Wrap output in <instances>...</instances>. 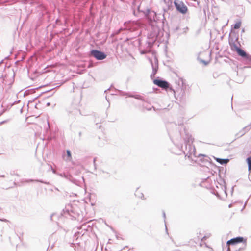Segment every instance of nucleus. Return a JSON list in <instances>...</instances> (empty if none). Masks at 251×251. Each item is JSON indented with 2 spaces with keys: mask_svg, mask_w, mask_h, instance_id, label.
I'll list each match as a JSON object with an SVG mask.
<instances>
[{
  "mask_svg": "<svg viewBox=\"0 0 251 251\" xmlns=\"http://www.w3.org/2000/svg\"><path fill=\"white\" fill-rule=\"evenodd\" d=\"M126 28L129 31L132 32H134V36H140L142 33V31L140 30H136V27H134V25L133 24H130L128 26H127Z\"/></svg>",
  "mask_w": 251,
  "mask_h": 251,
  "instance_id": "obj_12",
  "label": "nucleus"
},
{
  "mask_svg": "<svg viewBox=\"0 0 251 251\" xmlns=\"http://www.w3.org/2000/svg\"><path fill=\"white\" fill-rule=\"evenodd\" d=\"M179 83H181V92L179 95L180 98H183L185 95V91L186 90L188 85L186 83V80L182 78L179 79ZM180 84H179V85Z\"/></svg>",
  "mask_w": 251,
  "mask_h": 251,
  "instance_id": "obj_10",
  "label": "nucleus"
},
{
  "mask_svg": "<svg viewBox=\"0 0 251 251\" xmlns=\"http://www.w3.org/2000/svg\"><path fill=\"white\" fill-rule=\"evenodd\" d=\"M100 127H101V126H99V128H100Z\"/></svg>",
  "mask_w": 251,
  "mask_h": 251,
  "instance_id": "obj_48",
  "label": "nucleus"
},
{
  "mask_svg": "<svg viewBox=\"0 0 251 251\" xmlns=\"http://www.w3.org/2000/svg\"><path fill=\"white\" fill-rule=\"evenodd\" d=\"M183 29L184 30V33H186L187 30H188V27H186V28H184Z\"/></svg>",
  "mask_w": 251,
  "mask_h": 251,
  "instance_id": "obj_34",
  "label": "nucleus"
},
{
  "mask_svg": "<svg viewBox=\"0 0 251 251\" xmlns=\"http://www.w3.org/2000/svg\"><path fill=\"white\" fill-rule=\"evenodd\" d=\"M232 204H231H231H230L229 205L228 207H232Z\"/></svg>",
  "mask_w": 251,
  "mask_h": 251,
  "instance_id": "obj_42",
  "label": "nucleus"
},
{
  "mask_svg": "<svg viewBox=\"0 0 251 251\" xmlns=\"http://www.w3.org/2000/svg\"><path fill=\"white\" fill-rule=\"evenodd\" d=\"M199 157H201V156L203 157L202 159H200V160L202 162L205 163L209 162V159H210L209 157H206L205 155H203V154H200L199 155Z\"/></svg>",
  "mask_w": 251,
  "mask_h": 251,
  "instance_id": "obj_20",
  "label": "nucleus"
},
{
  "mask_svg": "<svg viewBox=\"0 0 251 251\" xmlns=\"http://www.w3.org/2000/svg\"><path fill=\"white\" fill-rule=\"evenodd\" d=\"M151 64L152 66V72L150 75V77L151 79H153L155 77V75L156 74L158 69V60L156 58H154L155 64H154L152 62V60H151Z\"/></svg>",
  "mask_w": 251,
  "mask_h": 251,
  "instance_id": "obj_11",
  "label": "nucleus"
},
{
  "mask_svg": "<svg viewBox=\"0 0 251 251\" xmlns=\"http://www.w3.org/2000/svg\"><path fill=\"white\" fill-rule=\"evenodd\" d=\"M248 171L249 172H251V166L250 165H248Z\"/></svg>",
  "mask_w": 251,
  "mask_h": 251,
  "instance_id": "obj_33",
  "label": "nucleus"
},
{
  "mask_svg": "<svg viewBox=\"0 0 251 251\" xmlns=\"http://www.w3.org/2000/svg\"><path fill=\"white\" fill-rule=\"evenodd\" d=\"M179 27L178 25L176 26H173L171 27V30L175 33L179 29Z\"/></svg>",
  "mask_w": 251,
  "mask_h": 251,
  "instance_id": "obj_23",
  "label": "nucleus"
},
{
  "mask_svg": "<svg viewBox=\"0 0 251 251\" xmlns=\"http://www.w3.org/2000/svg\"><path fill=\"white\" fill-rule=\"evenodd\" d=\"M249 57H250V58H247L246 61H248V62H251V55H250L249 54Z\"/></svg>",
  "mask_w": 251,
  "mask_h": 251,
  "instance_id": "obj_31",
  "label": "nucleus"
},
{
  "mask_svg": "<svg viewBox=\"0 0 251 251\" xmlns=\"http://www.w3.org/2000/svg\"><path fill=\"white\" fill-rule=\"evenodd\" d=\"M194 139L192 138V135L186 134V137L184 139V143L185 144V151H183L185 155H188L189 157L192 154L191 151L193 150V152H195V148L194 146H192L191 144L193 143Z\"/></svg>",
  "mask_w": 251,
  "mask_h": 251,
  "instance_id": "obj_3",
  "label": "nucleus"
},
{
  "mask_svg": "<svg viewBox=\"0 0 251 251\" xmlns=\"http://www.w3.org/2000/svg\"><path fill=\"white\" fill-rule=\"evenodd\" d=\"M89 55L90 57H93L98 60H102L107 57V54L100 50L97 49H93L89 52Z\"/></svg>",
  "mask_w": 251,
  "mask_h": 251,
  "instance_id": "obj_6",
  "label": "nucleus"
},
{
  "mask_svg": "<svg viewBox=\"0 0 251 251\" xmlns=\"http://www.w3.org/2000/svg\"><path fill=\"white\" fill-rule=\"evenodd\" d=\"M245 32V29H244V28H243V29H242L241 32H242V33H243V32Z\"/></svg>",
  "mask_w": 251,
  "mask_h": 251,
  "instance_id": "obj_39",
  "label": "nucleus"
},
{
  "mask_svg": "<svg viewBox=\"0 0 251 251\" xmlns=\"http://www.w3.org/2000/svg\"><path fill=\"white\" fill-rule=\"evenodd\" d=\"M66 154H67V160H70L71 158V152L70 150H67L66 151Z\"/></svg>",
  "mask_w": 251,
  "mask_h": 251,
  "instance_id": "obj_24",
  "label": "nucleus"
},
{
  "mask_svg": "<svg viewBox=\"0 0 251 251\" xmlns=\"http://www.w3.org/2000/svg\"><path fill=\"white\" fill-rule=\"evenodd\" d=\"M225 171L224 174L226 172V170H224L223 167H219V181H218V184L221 186H223L224 187V191L225 193L226 194V184L225 180L223 178V177L222 176L221 172Z\"/></svg>",
  "mask_w": 251,
  "mask_h": 251,
  "instance_id": "obj_9",
  "label": "nucleus"
},
{
  "mask_svg": "<svg viewBox=\"0 0 251 251\" xmlns=\"http://www.w3.org/2000/svg\"><path fill=\"white\" fill-rule=\"evenodd\" d=\"M94 66V65L91 62H89V64H88V68H91V67H92Z\"/></svg>",
  "mask_w": 251,
  "mask_h": 251,
  "instance_id": "obj_30",
  "label": "nucleus"
},
{
  "mask_svg": "<svg viewBox=\"0 0 251 251\" xmlns=\"http://www.w3.org/2000/svg\"><path fill=\"white\" fill-rule=\"evenodd\" d=\"M247 203V201H246L245 203V204H246Z\"/></svg>",
  "mask_w": 251,
  "mask_h": 251,
  "instance_id": "obj_50",
  "label": "nucleus"
},
{
  "mask_svg": "<svg viewBox=\"0 0 251 251\" xmlns=\"http://www.w3.org/2000/svg\"><path fill=\"white\" fill-rule=\"evenodd\" d=\"M3 60H1L0 62V66L1 65L2 63H3Z\"/></svg>",
  "mask_w": 251,
  "mask_h": 251,
  "instance_id": "obj_40",
  "label": "nucleus"
},
{
  "mask_svg": "<svg viewBox=\"0 0 251 251\" xmlns=\"http://www.w3.org/2000/svg\"><path fill=\"white\" fill-rule=\"evenodd\" d=\"M246 161L247 162L248 165L251 166V155L247 158Z\"/></svg>",
  "mask_w": 251,
  "mask_h": 251,
  "instance_id": "obj_26",
  "label": "nucleus"
},
{
  "mask_svg": "<svg viewBox=\"0 0 251 251\" xmlns=\"http://www.w3.org/2000/svg\"><path fill=\"white\" fill-rule=\"evenodd\" d=\"M231 33L229 34V43L232 50L234 49L236 51L240 48L235 44L234 38L231 36Z\"/></svg>",
  "mask_w": 251,
  "mask_h": 251,
  "instance_id": "obj_14",
  "label": "nucleus"
},
{
  "mask_svg": "<svg viewBox=\"0 0 251 251\" xmlns=\"http://www.w3.org/2000/svg\"><path fill=\"white\" fill-rule=\"evenodd\" d=\"M247 203V201H246L245 203V204H246Z\"/></svg>",
  "mask_w": 251,
  "mask_h": 251,
  "instance_id": "obj_51",
  "label": "nucleus"
},
{
  "mask_svg": "<svg viewBox=\"0 0 251 251\" xmlns=\"http://www.w3.org/2000/svg\"><path fill=\"white\" fill-rule=\"evenodd\" d=\"M236 52L238 55L242 57L246 60H247V58H250V57H249V54L240 48L236 51Z\"/></svg>",
  "mask_w": 251,
  "mask_h": 251,
  "instance_id": "obj_15",
  "label": "nucleus"
},
{
  "mask_svg": "<svg viewBox=\"0 0 251 251\" xmlns=\"http://www.w3.org/2000/svg\"><path fill=\"white\" fill-rule=\"evenodd\" d=\"M0 220H6V219H4V218H2V219H0Z\"/></svg>",
  "mask_w": 251,
  "mask_h": 251,
  "instance_id": "obj_45",
  "label": "nucleus"
},
{
  "mask_svg": "<svg viewBox=\"0 0 251 251\" xmlns=\"http://www.w3.org/2000/svg\"><path fill=\"white\" fill-rule=\"evenodd\" d=\"M153 82L155 85L162 88V89L165 90L169 89L170 90L173 91L174 93H176L175 90L173 89L171 85L168 81L162 79L159 77L153 79Z\"/></svg>",
  "mask_w": 251,
  "mask_h": 251,
  "instance_id": "obj_4",
  "label": "nucleus"
},
{
  "mask_svg": "<svg viewBox=\"0 0 251 251\" xmlns=\"http://www.w3.org/2000/svg\"><path fill=\"white\" fill-rule=\"evenodd\" d=\"M25 182H40L41 183L46 184H49V182H45L41 179H29L25 180Z\"/></svg>",
  "mask_w": 251,
  "mask_h": 251,
  "instance_id": "obj_18",
  "label": "nucleus"
},
{
  "mask_svg": "<svg viewBox=\"0 0 251 251\" xmlns=\"http://www.w3.org/2000/svg\"><path fill=\"white\" fill-rule=\"evenodd\" d=\"M238 37H236V39H235V41H237V40H238Z\"/></svg>",
  "mask_w": 251,
  "mask_h": 251,
  "instance_id": "obj_43",
  "label": "nucleus"
},
{
  "mask_svg": "<svg viewBox=\"0 0 251 251\" xmlns=\"http://www.w3.org/2000/svg\"><path fill=\"white\" fill-rule=\"evenodd\" d=\"M144 14L148 23L145 26V29L147 31V38L145 43H143L142 39H138L139 50L141 54L150 52L152 47L156 44L159 46L158 40L163 34V31L158 25L156 13L147 9L144 12Z\"/></svg>",
  "mask_w": 251,
  "mask_h": 251,
  "instance_id": "obj_1",
  "label": "nucleus"
},
{
  "mask_svg": "<svg viewBox=\"0 0 251 251\" xmlns=\"http://www.w3.org/2000/svg\"><path fill=\"white\" fill-rule=\"evenodd\" d=\"M137 190H138V189ZM137 193H138L137 190H136V193H135V195L136 196H138L139 198H140L142 199H145L144 194L143 193H140L139 195H138Z\"/></svg>",
  "mask_w": 251,
  "mask_h": 251,
  "instance_id": "obj_25",
  "label": "nucleus"
},
{
  "mask_svg": "<svg viewBox=\"0 0 251 251\" xmlns=\"http://www.w3.org/2000/svg\"><path fill=\"white\" fill-rule=\"evenodd\" d=\"M242 81H239V82H238V83H242Z\"/></svg>",
  "mask_w": 251,
  "mask_h": 251,
  "instance_id": "obj_46",
  "label": "nucleus"
},
{
  "mask_svg": "<svg viewBox=\"0 0 251 251\" xmlns=\"http://www.w3.org/2000/svg\"><path fill=\"white\" fill-rule=\"evenodd\" d=\"M61 176H63L66 179L69 180L71 182H73L75 184H77V180L74 178L73 176L70 174H64L63 176L61 175Z\"/></svg>",
  "mask_w": 251,
  "mask_h": 251,
  "instance_id": "obj_16",
  "label": "nucleus"
},
{
  "mask_svg": "<svg viewBox=\"0 0 251 251\" xmlns=\"http://www.w3.org/2000/svg\"><path fill=\"white\" fill-rule=\"evenodd\" d=\"M247 203V201H246L245 203V204H246Z\"/></svg>",
  "mask_w": 251,
  "mask_h": 251,
  "instance_id": "obj_49",
  "label": "nucleus"
},
{
  "mask_svg": "<svg viewBox=\"0 0 251 251\" xmlns=\"http://www.w3.org/2000/svg\"><path fill=\"white\" fill-rule=\"evenodd\" d=\"M245 68H251V66H245L244 67Z\"/></svg>",
  "mask_w": 251,
  "mask_h": 251,
  "instance_id": "obj_37",
  "label": "nucleus"
},
{
  "mask_svg": "<svg viewBox=\"0 0 251 251\" xmlns=\"http://www.w3.org/2000/svg\"><path fill=\"white\" fill-rule=\"evenodd\" d=\"M0 177H5V176H4V175H1V176H0Z\"/></svg>",
  "mask_w": 251,
  "mask_h": 251,
  "instance_id": "obj_41",
  "label": "nucleus"
},
{
  "mask_svg": "<svg viewBox=\"0 0 251 251\" xmlns=\"http://www.w3.org/2000/svg\"><path fill=\"white\" fill-rule=\"evenodd\" d=\"M108 90H109V89H107V90H105L104 92H105H105H106Z\"/></svg>",
  "mask_w": 251,
  "mask_h": 251,
  "instance_id": "obj_47",
  "label": "nucleus"
},
{
  "mask_svg": "<svg viewBox=\"0 0 251 251\" xmlns=\"http://www.w3.org/2000/svg\"><path fill=\"white\" fill-rule=\"evenodd\" d=\"M115 91L118 92L119 94L121 96H127L128 97L130 98H133L139 100H141L142 101H145V100L143 98L142 96L139 95H133V94H130L128 93L124 92L122 90H120L118 89H115Z\"/></svg>",
  "mask_w": 251,
  "mask_h": 251,
  "instance_id": "obj_8",
  "label": "nucleus"
},
{
  "mask_svg": "<svg viewBox=\"0 0 251 251\" xmlns=\"http://www.w3.org/2000/svg\"><path fill=\"white\" fill-rule=\"evenodd\" d=\"M222 1H225L226 0H222Z\"/></svg>",
  "mask_w": 251,
  "mask_h": 251,
  "instance_id": "obj_52",
  "label": "nucleus"
},
{
  "mask_svg": "<svg viewBox=\"0 0 251 251\" xmlns=\"http://www.w3.org/2000/svg\"><path fill=\"white\" fill-rule=\"evenodd\" d=\"M205 182L210 183V176H207L206 178H202L201 183L200 184L201 186H202V184Z\"/></svg>",
  "mask_w": 251,
  "mask_h": 251,
  "instance_id": "obj_22",
  "label": "nucleus"
},
{
  "mask_svg": "<svg viewBox=\"0 0 251 251\" xmlns=\"http://www.w3.org/2000/svg\"><path fill=\"white\" fill-rule=\"evenodd\" d=\"M201 62L205 65H207L208 64V61H205V60H201Z\"/></svg>",
  "mask_w": 251,
  "mask_h": 251,
  "instance_id": "obj_29",
  "label": "nucleus"
},
{
  "mask_svg": "<svg viewBox=\"0 0 251 251\" xmlns=\"http://www.w3.org/2000/svg\"><path fill=\"white\" fill-rule=\"evenodd\" d=\"M216 161L221 165H226L229 161V159L228 158L223 159L220 158L215 157Z\"/></svg>",
  "mask_w": 251,
  "mask_h": 251,
  "instance_id": "obj_17",
  "label": "nucleus"
},
{
  "mask_svg": "<svg viewBox=\"0 0 251 251\" xmlns=\"http://www.w3.org/2000/svg\"><path fill=\"white\" fill-rule=\"evenodd\" d=\"M241 24L242 23L241 21L237 22L236 23H235L232 25V28H233L234 29H238L240 28L241 25Z\"/></svg>",
  "mask_w": 251,
  "mask_h": 251,
  "instance_id": "obj_21",
  "label": "nucleus"
},
{
  "mask_svg": "<svg viewBox=\"0 0 251 251\" xmlns=\"http://www.w3.org/2000/svg\"><path fill=\"white\" fill-rule=\"evenodd\" d=\"M79 134V139H80L81 137V135H82V132H81V131H80V132H79V134Z\"/></svg>",
  "mask_w": 251,
  "mask_h": 251,
  "instance_id": "obj_36",
  "label": "nucleus"
},
{
  "mask_svg": "<svg viewBox=\"0 0 251 251\" xmlns=\"http://www.w3.org/2000/svg\"><path fill=\"white\" fill-rule=\"evenodd\" d=\"M74 212L72 210L70 211L68 209H63L60 213H53L50 215V218L52 220L53 218L57 219H67L68 220H76V217L73 215Z\"/></svg>",
  "mask_w": 251,
  "mask_h": 251,
  "instance_id": "obj_2",
  "label": "nucleus"
},
{
  "mask_svg": "<svg viewBox=\"0 0 251 251\" xmlns=\"http://www.w3.org/2000/svg\"><path fill=\"white\" fill-rule=\"evenodd\" d=\"M214 194L216 196H218V195H219V194L217 192H216V193H214Z\"/></svg>",
  "mask_w": 251,
  "mask_h": 251,
  "instance_id": "obj_38",
  "label": "nucleus"
},
{
  "mask_svg": "<svg viewBox=\"0 0 251 251\" xmlns=\"http://www.w3.org/2000/svg\"><path fill=\"white\" fill-rule=\"evenodd\" d=\"M96 160H97V157H94L93 159V164H94V166L95 169H96Z\"/></svg>",
  "mask_w": 251,
  "mask_h": 251,
  "instance_id": "obj_27",
  "label": "nucleus"
},
{
  "mask_svg": "<svg viewBox=\"0 0 251 251\" xmlns=\"http://www.w3.org/2000/svg\"><path fill=\"white\" fill-rule=\"evenodd\" d=\"M243 242H245L246 240H245L243 237H238L228 241L227 244L228 245H234Z\"/></svg>",
  "mask_w": 251,
  "mask_h": 251,
  "instance_id": "obj_13",
  "label": "nucleus"
},
{
  "mask_svg": "<svg viewBox=\"0 0 251 251\" xmlns=\"http://www.w3.org/2000/svg\"><path fill=\"white\" fill-rule=\"evenodd\" d=\"M246 128H247V126L244 127L242 130H241L235 135V136L237 137V138H239L243 136L246 133V131H244V129H246Z\"/></svg>",
  "mask_w": 251,
  "mask_h": 251,
  "instance_id": "obj_19",
  "label": "nucleus"
},
{
  "mask_svg": "<svg viewBox=\"0 0 251 251\" xmlns=\"http://www.w3.org/2000/svg\"><path fill=\"white\" fill-rule=\"evenodd\" d=\"M250 128H251V127H249L246 128V129H244V131H246V132H247V131H248L250 129Z\"/></svg>",
  "mask_w": 251,
  "mask_h": 251,
  "instance_id": "obj_35",
  "label": "nucleus"
},
{
  "mask_svg": "<svg viewBox=\"0 0 251 251\" xmlns=\"http://www.w3.org/2000/svg\"><path fill=\"white\" fill-rule=\"evenodd\" d=\"M47 105L48 106L50 105V103L48 102V103L47 104Z\"/></svg>",
  "mask_w": 251,
  "mask_h": 251,
  "instance_id": "obj_44",
  "label": "nucleus"
},
{
  "mask_svg": "<svg viewBox=\"0 0 251 251\" xmlns=\"http://www.w3.org/2000/svg\"><path fill=\"white\" fill-rule=\"evenodd\" d=\"M68 115L70 118L75 119L80 115H83L79 108L76 105L73 104L68 110Z\"/></svg>",
  "mask_w": 251,
  "mask_h": 251,
  "instance_id": "obj_7",
  "label": "nucleus"
},
{
  "mask_svg": "<svg viewBox=\"0 0 251 251\" xmlns=\"http://www.w3.org/2000/svg\"><path fill=\"white\" fill-rule=\"evenodd\" d=\"M162 214H163V218L164 219H166V215H165V213L164 211H163L162 212Z\"/></svg>",
  "mask_w": 251,
  "mask_h": 251,
  "instance_id": "obj_32",
  "label": "nucleus"
},
{
  "mask_svg": "<svg viewBox=\"0 0 251 251\" xmlns=\"http://www.w3.org/2000/svg\"><path fill=\"white\" fill-rule=\"evenodd\" d=\"M55 22L58 25H61V20L60 19H57L56 20Z\"/></svg>",
  "mask_w": 251,
  "mask_h": 251,
  "instance_id": "obj_28",
  "label": "nucleus"
},
{
  "mask_svg": "<svg viewBox=\"0 0 251 251\" xmlns=\"http://www.w3.org/2000/svg\"><path fill=\"white\" fill-rule=\"evenodd\" d=\"M174 4L176 10L182 15H185L188 12V9L184 3L179 0H175Z\"/></svg>",
  "mask_w": 251,
  "mask_h": 251,
  "instance_id": "obj_5",
  "label": "nucleus"
}]
</instances>
